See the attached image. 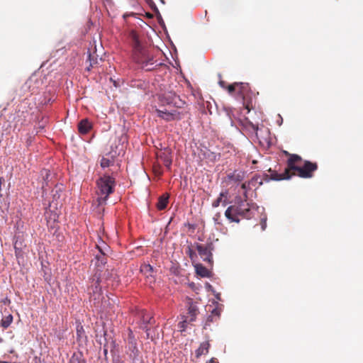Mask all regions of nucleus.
<instances>
[{"label":"nucleus","instance_id":"f257e3e1","mask_svg":"<svg viewBox=\"0 0 363 363\" xmlns=\"http://www.w3.org/2000/svg\"><path fill=\"white\" fill-rule=\"evenodd\" d=\"M129 38L133 46V60L146 70L153 69L155 68L153 65L157 61L154 60L152 55L149 53V50L141 45L137 33L132 30L129 34Z\"/></svg>","mask_w":363,"mask_h":363},{"label":"nucleus","instance_id":"f03ea898","mask_svg":"<svg viewBox=\"0 0 363 363\" xmlns=\"http://www.w3.org/2000/svg\"><path fill=\"white\" fill-rule=\"evenodd\" d=\"M301 161L302 159L299 155L296 154L289 155V158L287 160V167L284 169V172L281 174L273 172L270 176L267 174H264L266 182H269L270 179L279 181L290 179L291 176L295 175V173L292 172H296L299 167L296 165V164Z\"/></svg>","mask_w":363,"mask_h":363},{"label":"nucleus","instance_id":"7ed1b4c3","mask_svg":"<svg viewBox=\"0 0 363 363\" xmlns=\"http://www.w3.org/2000/svg\"><path fill=\"white\" fill-rule=\"evenodd\" d=\"M225 216L230 221L239 223V216L244 218L251 217L250 204L245 201H240L238 205L230 206L225 211Z\"/></svg>","mask_w":363,"mask_h":363},{"label":"nucleus","instance_id":"20e7f679","mask_svg":"<svg viewBox=\"0 0 363 363\" xmlns=\"http://www.w3.org/2000/svg\"><path fill=\"white\" fill-rule=\"evenodd\" d=\"M96 185L101 196L98 199V202L100 205L106 203L108 196L114 191L115 179L110 175L105 174L97 180Z\"/></svg>","mask_w":363,"mask_h":363},{"label":"nucleus","instance_id":"39448f33","mask_svg":"<svg viewBox=\"0 0 363 363\" xmlns=\"http://www.w3.org/2000/svg\"><path fill=\"white\" fill-rule=\"evenodd\" d=\"M196 248L202 259L211 265L213 264L212 252L215 250L213 243L212 242L205 245L196 243Z\"/></svg>","mask_w":363,"mask_h":363},{"label":"nucleus","instance_id":"423d86ee","mask_svg":"<svg viewBox=\"0 0 363 363\" xmlns=\"http://www.w3.org/2000/svg\"><path fill=\"white\" fill-rule=\"evenodd\" d=\"M159 101L162 106H173L180 107L183 102L173 91H166L159 96Z\"/></svg>","mask_w":363,"mask_h":363},{"label":"nucleus","instance_id":"0eeeda50","mask_svg":"<svg viewBox=\"0 0 363 363\" xmlns=\"http://www.w3.org/2000/svg\"><path fill=\"white\" fill-rule=\"evenodd\" d=\"M317 169L318 164L316 162L305 160L303 166L298 167L296 172H298V177L307 179L313 177L314 172Z\"/></svg>","mask_w":363,"mask_h":363},{"label":"nucleus","instance_id":"6e6552de","mask_svg":"<svg viewBox=\"0 0 363 363\" xmlns=\"http://www.w3.org/2000/svg\"><path fill=\"white\" fill-rule=\"evenodd\" d=\"M99 277H97L96 279L93 278L91 286L88 287V293L90 295V299L94 301V305L99 303L102 297V294L101 293V289L99 286Z\"/></svg>","mask_w":363,"mask_h":363},{"label":"nucleus","instance_id":"1a4fd4ad","mask_svg":"<svg viewBox=\"0 0 363 363\" xmlns=\"http://www.w3.org/2000/svg\"><path fill=\"white\" fill-rule=\"evenodd\" d=\"M156 112L158 117L162 118L167 121L180 119L179 113L175 110L172 111L166 108L163 110L156 109Z\"/></svg>","mask_w":363,"mask_h":363},{"label":"nucleus","instance_id":"9d476101","mask_svg":"<svg viewBox=\"0 0 363 363\" xmlns=\"http://www.w3.org/2000/svg\"><path fill=\"white\" fill-rule=\"evenodd\" d=\"M186 306L188 307L187 313L183 315V318H187L188 320L194 321L199 314V308L196 303H194L191 298L187 299Z\"/></svg>","mask_w":363,"mask_h":363},{"label":"nucleus","instance_id":"9b49d317","mask_svg":"<svg viewBox=\"0 0 363 363\" xmlns=\"http://www.w3.org/2000/svg\"><path fill=\"white\" fill-rule=\"evenodd\" d=\"M140 272L145 276L150 283L155 281V272L150 264L144 263L140 266Z\"/></svg>","mask_w":363,"mask_h":363},{"label":"nucleus","instance_id":"f8f14e48","mask_svg":"<svg viewBox=\"0 0 363 363\" xmlns=\"http://www.w3.org/2000/svg\"><path fill=\"white\" fill-rule=\"evenodd\" d=\"M91 128V123L88 119H82L78 124V130L81 134H86Z\"/></svg>","mask_w":363,"mask_h":363},{"label":"nucleus","instance_id":"ddd939ff","mask_svg":"<svg viewBox=\"0 0 363 363\" xmlns=\"http://www.w3.org/2000/svg\"><path fill=\"white\" fill-rule=\"evenodd\" d=\"M264 177V180H265V177L263 176ZM255 184H258L259 186L262 185L263 184V179H260V177L259 176H255L249 182L248 184H247L246 182L242 184L241 185V188L244 190H246L247 188L250 186V185H252V186H255Z\"/></svg>","mask_w":363,"mask_h":363},{"label":"nucleus","instance_id":"4468645a","mask_svg":"<svg viewBox=\"0 0 363 363\" xmlns=\"http://www.w3.org/2000/svg\"><path fill=\"white\" fill-rule=\"evenodd\" d=\"M210 344L208 342H203L201 343L199 347L196 351V357H199L202 354H205L208 352Z\"/></svg>","mask_w":363,"mask_h":363},{"label":"nucleus","instance_id":"2eb2a0df","mask_svg":"<svg viewBox=\"0 0 363 363\" xmlns=\"http://www.w3.org/2000/svg\"><path fill=\"white\" fill-rule=\"evenodd\" d=\"M99 252H101V255H96V258L98 259L99 262H101V264L106 263V257L105 255H106V252L108 251V247L106 245L104 246V247H101L99 245H96Z\"/></svg>","mask_w":363,"mask_h":363},{"label":"nucleus","instance_id":"dca6fc26","mask_svg":"<svg viewBox=\"0 0 363 363\" xmlns=\"http://www.w3.org/2000/svg\"><path fill=\"white\" fill-rule=\"evenodd\" d=\"M196 274L202 277H208L210 272L202 264H198L195 266Z\"/></svg>","mask_w":363,"mask_h":363},{"label":"nucleus","instance_id":"f3484780","mask_svg":"<svg viewBox=\"0 0 363 363\" xmlns=\"http://www.w3.org/2000/svg\"><path fill=\"white\" fill-rule=\"evenodd\" d=\"M13 322V315L11 314H9L8 315L4 316L0 321V325L6 329L10 326V325Z\"/></svg>","mask_w":363,"mask_h":363},{"label":"nucleus","instance_id":"a211bd4d","mask_svg":"<svg viewBox=\"0 0 363 363\" xmlns=\"http://www.w3.org/2000/svg\"><path fill=\"white\" fill-rule=\"evenodd\" d=\"M167 203L168 196L163 195L159 198V201L157 203V207L159 210H163L167 207Z\"/></svg>","mask_w":363,"mask_h":363},{"label":"nucleus","instance_id":"6ab92c4d","mask_svg":"<svg viewBox=\"0 0 363 363\" xmlns=\"http://www.w3.org/2000/svg\"><path fill=\"white\" fill-rule=\"evenodd\" d=\"M26 120V116L24 111H21L20 110L16 111V116L13 117V121L18 123L22 124Z\"/></svg>","mask_w":363,"mask_h":363},{"label":"nucleus","instance_id":"aec40b11","mask_svg":"<svg viewBox=\"0 0 363 363\" xmlns=\"http://www.w3.org/2000/svg\"><path fill=\"white\" fill-rule=\"evenodd\" d=\"M227 196V192H221L219 195V197L215 200L213 203H212V206L214 207V208H217L219 206L220 203L221 202H223V206H225L227 202L225 200H224L223 201H222V199L223 197H225Z\"/></svg>","mask_w":363,"mask_h":363},{"label":"nucleus","instance_id":"412c9836","mask_svg":"<svg viewBox=\"0 0 363 363\" xmlns=\"http://www.w3.org/2000/svg\"><path fill=\"white\" fill-rule=\"evenodd\" d=\"M158 157L162 160L164 166L169 169L172 164V159L167 154H162Z\"/></svg>","mask_w":363,"mask_h":363},{"label":"nucleus","instance_id":"4be33fe9","mask_svg":"<svg viewBox=\"0 0 363 363\" xmlns=\"http://www.w3.org/2000/svg\"><path fill=\"white\" fill-rule=\"evenodd\" d=\"M142 320L145 325L144 328H145L146 330H147V325L152 323V320H153V318L145 313L143 314Z\"/></svg>","mask_w":363,"mask_h":363},{"label":"nucleus","instance_id":"5701e85b","mask_svg":"<svg viewBox=\"0 0 363 363\" xmlns=\"http://www.w3.org/2000/svg\"><path fill=\"white\" fill-rule=\"evenodd\" d=\"M238 86H242V84L238 82H235L232 84L228 85L226 89L230 94H233L235 91H238Z\"/></svg>","mask_w":363,"mask_h":363},{"label":"nucleus","instance_id":"b1692460","mask_svg":"<svg viewBox=\"0 0 363 363\" xmlns=\"http://www.w3.org/2000/svg\"><path fill=\"white\" fill-rule=\"evenodd\" d=\"M182 320L180 321L178 324V328H179L181 332H183L186 330V324L189 323H191L192 321L188 320L187 318L182 317Z\"/></svg>","mask_w":363,"mask_h":363},{"label":"nucleus","instance_id":"393cba45","mask_svg":"<svg viewBox=\"0 0 363 363\" xmlns=\"http://www.w3.org/2000/svg\"><path fill=\"white\" fill-rule=\"evenodd\" d=\"M242 84V86H238V92L240 95H243L245 91H247L249 89V84L246 83L238 82Z\"/></svg>","mask_w":363,"mask_h":363},{"label":"nucleus","instance_id":"a878e982","mask_svg":"<svg viewBox=\"0 0 363 363\" xmlns=\"http://www.w3.org/2000/svg\"><path fill=\"white\" fill-rule=\"evenodd\" d=\"M89 65L86 67V69L88 71H89L91 68L94 67V65L98 63L97 58H94V57L90 53L89 54Z\"/></svg>","mask_w":363,"mask_h":363},{"label":"nucleus","instance_id":"bb28decb","mask_svg":"<svg viewBox=\"0 0 363 363\" xmlns=\"http://www.w3.org/2000/svg\"><path fill=\"white\" fill-rule=\"evenodd\" d=\"M245 126L249 128V130H251L252 131L257 133L258 130V125L253 124L252 122L247 121H246Z\"/></svg>","mask_w":363,"mask_h":363},{"label":"nucleus","instance_id":"cd10ccee","mask_svg":"<svg viewBox=\"0 0 363 363\" xmlns=\"http://www.w3.org/2000/svg\"><path fill=\"white\" fill-rule=\"evenodd\" d=\"M186 253L189 255L191 259H194L196 257V252L192 250L190 246H188L186 250Z\"/></svg>","mask_w":363,"mask_h":363},{"label":"nucleus","instance_id":"c85d7f7f","mask_svg":"<svg viewBox=\"0 0 363 363\" xmlns=\"http://www.w3.org/2000/svg\"><path fill=\"white\" fill-rule=\"evenodd\" d=\"M110 164H111V161L107 158L103 157L101 160V166L103 168L109 167Z\"/></svg>","mask_w":363,"mask_h":363},{"label":"nucleus","instance_id":"c756f323","mask_svg":"<svg viewBox=\"0 0 363 363\" xmlns=\"http://www.w3.org/2000/svg\"><path fill=\"white\" fill-rule=\"evenodd\" d=\"M69 363H85V362L82 359H80L77 356H72Z\"/></svg>","mask_w":363,"mask_h":363},{"label":"nucleus","instance_id":"7c9ffc66","mask_svg":"<svg viewBox=\"0 0 363 363\" xmlns=\"http://www.w3.org/2000/svg\"><path fill=\"white\" fill-rule=\"evenodd\" d=\"M216 315L217 317H219V312L214 309L213 311H212V315H209L207 318V322H210V321H213V316Z\"/></svg>","mask_w":363,"mask_h":363},{"label":"nucleus","instance_id":"2f4dec72","mask_svg":"<svg viewBox=\"0 0 363 363\" xmlns=\"http://www.w3.org/2000/svg\"><path fill=\"white\" fill-rule=\"evenodd\" d=\"M113 363H124L123 361H122L121 359H119L118 357H116V358H114L113 360Z\"/></svg>","mask_w":363,"mask_h":363},{"label":"nucleus","instance_id":"473e14b6","mask_svg":"<svg viewBox=\"0 0 363 363\" xmlns=\"http://www.w3.org/2000/svg\"><path fill=\"white\" fill-rule=\"evenodd\" d=\"M33 80L31 79H30L29 80H28L26 83H25V86H26L27 87H30V84L32 83Z\"/></svg>","mask_w":363,"mask_h":363},{"label":"nucleus","instance_id":"72a5a7b5","mask_svg":"<svg viewBox=\"0 0 363 363\" xmlns=\"http://www.w3.org/2000/svg\"><path fill=\"white\" fill-rule=\"evenodd\" d=\"M219 84H220V86L221 87H223V88H226V86H225V82L224 81H220V82H219Z\"/></svg>","mask_w":363,"mask_h":363},{"label":"nucleus","instance_id":"f704fd0d","mask_svg":"<svg viewBox=\"0 0 363 363\" xmlns=\"http://www.w3.org/2000/svg\"><path fill=\"white\" fill-rule=\"evenodd\" d=\"M104 354L106 355L107 352H108L107 349H104Z\"/></svg>","mask_w":363,"mask_h":363},{"label":"nucleus","instance_id":"c9c22d12","mask_svg":"<svg viewBox=\"0 0 363 363\" xmlns=\"http://www.w3.org/2000/svg\"><path fill=\"white\" fill-rule=\"evenodd\" d=\"M214 362V359L212 358L211 360H210V363H213Z\"/></svg>","mask_w":363,"mask_h":363},{"label":"nucleus","instance_id":"e433bc0d","mask_svg":"<svg viewBox=\"0 0 363 363\" xmlns=\"http://www.w3.org/2000/svg\"><path fill=\"white\" fill-rule=\"evenodd\" d=\"M246 108L247 109L248 112L250 111V108L248 107V106H246Z\"/></svg>","mask_w":363,"mask_h":363},{"label":"nucleus","instance_id":"4c0bfd02","mask_svg":"<svg viewBox=\"0 0 363 363\" xmlns=\"http://www.w3.org/2000/svg\"><path fill=\"white\" fill-rule=\"evenodd\" d=\"M244 195H245V198H247V194H246V192H245V193H244Z\"/></svg>","mask_w":363,"mask_h":363},{"label":"nucleus","instance_id":"58836bf2","mask_svg":"<svg viewBox=\"0 0 363 363\" xmlns=\"http://www.w3.org/2000/svg\"><path fill=\"white\" fill-rule=\"evenodd\" d=\"M264 227H265V224H264V225H262V229H263V230L264 229Z\"/></svg>","mask_w":363,"mask_h":363}]
</instances>
